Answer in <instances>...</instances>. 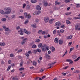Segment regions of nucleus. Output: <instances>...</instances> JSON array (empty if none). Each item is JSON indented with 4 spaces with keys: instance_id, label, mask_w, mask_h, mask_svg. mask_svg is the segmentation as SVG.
Returning a JSON list of instances; mask_svg holds the SVG:
<instances>
[{
    "instance_id": "nucleus-1",
    "label": "nucleus",
    "mask_w": 80,
    "mask_h": 80,
    "mask_svg": "<svg viewBox=\"0 0 80 80\" xmlns=\"http://www.w3.org/2000/svg\"><path fill=\"white\" fill-rule=\"evenodd\" d=\"M4 10L5 11H6L5 12V14L8 15L11 13L12 8L10 7L5 8H4Z\"/></svg>"
},
{
    "instance_id": "nucleus-2",
    "label": "nucleus",
    "mask_w": 80,
    "mask_h": 80,
    "mask_svg": "<svg viewBox=\"0 0 80 80\" xmlns=\"http://www.w3.org/2000/svg\"><path fill=\"white\" fill-rule=\"evenodd\" d=\"M42 49L43 52H45L47 50H49V47L46 45H43L42 47Z\"/></svg>"
},
{
    "instance_id": "nucleus-3",
    "label": "nucleus",
    "mask_w": 80,
    "mask_h": 80,
    "mask_svg": "<svg viewBox=\"0 0 80 80\" xmlns=\"http://www.w3.org/2000/svg\"><path fill=\"white\" fill-rule=\"evenodd\" d=\"M75 29L76 30H80V25L76 24L75 26Z\"/></svg>"
},
{
    "instance_id": "nucleus-4",
    "label": "nucleus",
    "mask_w": 80,
    "mask_h": 80,
    "mask_svg": "<svg viewBox=\"0 0 80 80\" xmlns=\"http://www.w3.org/2000/svg\"><path fill=\"white\" fill-rule=\"evenodd\" d=\"M24 16L26 18H28V19H30L31 18V16L30 14H27V12L24 13Z\"/></svg>"
},
{
    "instance_id": "nucleus-5",
    "label": "nucleus",
    "mask_w": 80,
    "mask_h": 80,
    "mask_svg": "<svg viewBox=\"0 0 80 80\" xmlns=\"http://www.w3.org/2000/svg\"><path fill=\"white\" fill-rule=\"evenodd\" d=\"M49 20V18L48 17H45L44 18V21L45 23H47L48 22V21Z\"/></svg>"
},
{
    "instance_id": "nucleus-6",
    "label": "nucleus",
    "mask_w": 80,
    "mask_h": 80,
    "mask_svg": "<svg viewBox=\"0 0 80 80\" xmlns=\"http://www.w3.org/2000/svg\"><path fill=\"white\" fill-rule=\"evenodd\" d=\"M26 40H27V38L23 39V41L21 42L22 44L24 45V43H25V42H26Z\"/></svg>"
},
{
    "instance_id": "nucleus-7",
    "label": "nucleus",
    "mask_w": 80,
    "mask_h": 80,
    "mask_svg": "<svg viewBox=\"0 0 80 80\" xmlns=\"http://www.w3.org/2000/svg\"><path fill=\"white\" fill-rule=\"evenodd\" d=\"M55 63H56V62H54L52 64L49 63L48 64V67H50L48 68H50L52 67V65H54V64H55Z\"/></svg>"
},
{
    "instance_id": "nucleus-8",
    "label": "nucleus",
    "mask_w": 80,
    "mask_h": 80,
    "mask_svg": "<svg viewBox=\"0 0 80 80\" xmlns=\"http://www.w3.org/2000/svg\"><path fill=\"white\" fill-rule=\"evenodd\" d=\"M61 25V23L60 22H58L55 23V25L56 27H58V26H60Z\"/></svg>"
},
{
    "instance_id": "nucleus-9",
    "label": "nucleus",
    "mask_w": 80,
    "mask_h": 80,
    "mask_svg": "<svg viewBox=\"0 0 80 80\" xmlns=\"http://www.w3.org/2000/svg\"><path fill=\"white\" fill-rule=\"evenodd\" d=\"M18 33L21 35H23V31L22 30V29H20V31L19 30L18 31Z\"/></svg>"
},
{
    "instance_id": "nucleus-10",
    "label": "nucleus",
    "mask_w": 80,
    "mask_h": 80,
    "mask_svg": "<svg viewBox=\"0 0 80 80\" xmlns=\"http://www.w3.org/2000/svg\"><path fill=\"white\" fill-rule=\"evenodd\" d=\"M24 31L25 32V33H27V34H30V33H31V32H30L29 31L28 32L27 31V29H24Z\"/></svg>"
},
{
    "instance_id": "nucleus-11",
    "label": "nucleus",
    "mask_w": 80,
    "mask_h": 80,
    "mask_svg": "<svg viewBox=\"0 0 80 80\" xmlns=\"http://www.w3.org/2000/svg\"><path fill=\"white\" fill-rule=\"evenodd\" d=\"M36 8L38 10H40V6L39 5L36 6Z\"/></svg>"
},
{
    "instance_id": "nucleus-12",
    "label": "nucleus",
    "mask_w": 80,
    "mask_h": 80,
    "mask_svg": "<svg viewBox=\"0 0 80 80\" xmlns=\"http://www.w3.org/2000/svg\"><path fill=\"white\" fill-rule=\"evenodd\" d=\"M63 42V41L62 39H60L59 41V43L60 45H62Z\"/></svg>"
},
{
    "instance_id": "nucleus-13",
    "label": "nucleus",
    "mask_w": 80,
    "mask_h": 80,
    "mask_svg": "<svg viewBox=\"0 0 80 80\" xmlns=\"http://www.w3.org/2000/svg\"><path fill=\"white\" fill-rule=\"evenodd\" d=\"M19 79L18 77L17 76L13 77L12 78L13 80H18Z\"/></svg>"
},
{
    "instance_id": "nucleus-14",
    "label": "nucleus",
    "mask_w": 80,
    "mask_h": 80,
    "mask_svg": "<svg viewBox=\"0 0 80 80\" xmlns=\"http://www.w3.org/2000/svg\"><path fill=\"white\" fill-rule=\"evenodd\" d=\"M54 20V19H51L49 21V23H51V24L53 22Z\"/></svg>"
},
{
    "instance_id": "nucleus-15",
    "label": "nucleus",
    "mask_w": 80,
    "mask_h": 80,
    "mask_svg": "<svg viewBox=\"0 0 80 80\" xmlns=\"http://www.w3.org/2000/svg\"><path fill=\"white\" fill-rule=\"evenodd\" d=\"M0 13L2 15H4L5 13V12H4V11L2 10H0Z\"/></svg>"
},
{
    "instance_id": "nucleus-16",
    "label": "nucleus",
    "mask_w": 80,
    "mask_h": 80,
    "mask_svg": "<svg viewBox=\"0 0 80 80\" xmlns=\"http://www.w3.org/2000/svg\"><path fill=\"white\" fill-rule=\"evenodd\" d=\"M54 42H55V43H58V38H55L54 40Z\"/></svg>"
},
{
    "instance_id": "nucleus-17",
    "label": "nucleus",
    "mask_w": 80,
    "mask_h": 80,
    "mask_svg": "<svg viewBox=\"0 0 80 80\" xmlns=\"http://www.w3.org/2000/svg\"><path fill=\"white\" fill-rule=\"evenodd\" d=\"M72 37H73V36L72 35L68 36L67 37V39H71V38H72Z\"/></svg>"
},
{
    "instance_id": "nucleus-18",
    "label": "nucleus",
    "mask_w": 80,
    "mask_h": 80,
    "mask_svg": "<svg viewBox=\"0 0 80 80\" xmlns=\"http://www.w3.org/2000/svg\"><path fill=\"white\" fill-rule=\"evenodd\" d=\"M46 57L48 58V59H50V56H49V55L47 54L46 55Z\"/></svg>"
},
{
    "instance_id": "nucleus-19",
    "label": "nucleus",
    "mask_w": 80,
    "mask_h": 80,
    "mask_svg": "<svg viewBox=\"0 0 80 80\" xmlns=\"http://www.w3.org/2000/svg\"><path fill=\"white\" fill-rule=\"evenodd\" d=\"M37 2V0H31V2L32 3H36Z\"/></svg>"
},
{
    "instance_id": "nucleus-20",
    "label": "nucleus",
    "mask_w": 80,
    "mask_h": 80,
    "mask_svg": "<svg viewBox=\"0 0 80 80\" xmlns=\"http://www.w3.org/2000/svg\"><path fill=\"white\" fill-rule=\"evenodd\" d=\"M5 43L4 42L1 43L0 42V46H5Z\"/></svg>"
},
{
    "instance_id": "nucleus-21",
    "label": "nucleus",
    "mask_w": 80,
    "mask_h": 80,
    "mask_svg": "<svg viewBox=\"0 0 80 80\" xmlns=\"http://www.w3.org/2000/svg\"><path fill=\"white\" fill-rule=\"evenodd\" d=\"M40 13V11H36L35 12V14L36 15H39V13Z\"/></svg>"
},
{
    "instance_id": "nucleus-22",
    "label": "nucleus",
    "mask_w": 80,
    "mask_h": 80,
    "mask_svg": "<svg viewBox=\"0 0 80 80\" xmlns=\"http://www.w3.org/2000/svg\"><path fill=\"white\" fill-rule=\"evenodd\" d=\"M74 50V48L72 47V48H70V50L69 51V53H71V52H72V50Z\"/></svg>"
},
{
    "instance_id": "nucleus-23",
    "label": "nucleus",
    "mask_w": 80,
    "mask_h": 80,
    "mask_svg": "<svg viewBox=\"0 0 80 80\" xmlns=\"http://www.w3.org/2000/svg\"><path fill=\"white\" fill-rule=\"evenodd\" d=\"M52 52H54L55 50V48H54V47H52Z\"/></svg>"
},
{
    "instance_id": "nucleus-24",
    "label": "nucleus",
    "mask_w": 80,
    "mask_h": 80,
    "mask_svg": "<svg viewBox=\"0 0 80 80\" xmlns=\"http://www.w3.org/2000/svg\"><path fill=\"white\" fill-rule=\"evenodd\" d=\"M70 0H64V2L65 3H68L70 2Z\"/></svg>"
},
{
    "instance_id": "nucleus-25",
    "label": "nucleus",
    "mask_w": 80,
    "mask_h": 80,
    "mask_svg": "<svg viewBox=\"0 0 80 80\" xmlns=\"http://www.w3.org/2000/svg\"><path fill=\"white\" fill-rule=\"evenodd\" d=\"M77 57L75 55H73L72 56V58L73 59H75V58H76Z\"/></svg>"
},
{
    "instance_id": "nucleus-26",
    "label": "nucleus",
    "mask_w": 80,
    "mask_h": 80,
    "mask_svg": "<svg viewBox=\"0 0 80 80\" xmlns=\"http://www.w3.org/2000/svg\"><path fill=\"white\" fill-rule=\"evenodd\" d=\"M44 5L45 6V7H47V6L48 5V3H47V2H44Z\"/></svg>"
},
{
    "instance_id": "nucleus-27",
    "label": "nucleus",
    "mask_w": 80,
    "mask_h": 80,
    "mask_svg": "<svg viewBox=\"0 0 80 80\" xmlns=\"http://www.w3.org/2000/svg\"><path fill=\"white\" fill-rule=\"evenodd\" d=\"M37 62L35 61H34L33 62V65H35V66H36V65H37Z\"/></svg>"
},
{
    "instance_id": "nucleus-28",
    "label": "nucleus",
    "mask_w": 80,
    "mask_h": 80,
    "mask_svg": "<svg viewBox=\"0 0 80 80\" xmlns=\"http://www.w3.org/2000/svg\"><path fill=\"white\" fill-rule=\"evenodd\" d=\"M80 57H78L76 59L74 60V61H75V62H77V61L79 60V59H80Z\"/></svg>"
},
{
    "instance_id": "nucleus-29",
    "label": "nucleus",
    "mask_w": 80,
    "mask_h": 80,
    "mask_svg": "<svg viewBox=\"0 0 80 80\" xmlns=\"http://www.w3.org/2000/svg\"><path fill=\"white\" fill-rule=\"evenodd\" d=\"M79 72H80V71L78 70H76L74 72V73H79Z\"/></svg>"
},
{
    "instance_id": "nucleus-30",
    "label": "nucleus",
    "mask_w": 80,
    "mask_h": 80,
    "mask_svg": "<svg viewBox=\"0 0 80 80\" xmlns=\"http://www.w3.org/2000/svg\"><path fill=\"white\" fill-rule=\"evenodd\" d=\"M28 23V20H26L24 22V24L27 25Z\"/></svg>"
},
{
    "instance_id": "nucleus-31",
    "label": "nucleus",
    "mask_w": 80,
    "mask_h": 80,
    "mask_svg": "<svg viewBox=\"0 0 80 80\" xmlns=\"http://www.w3.org/2000/svg\"><path fill=\"white\" fill-rule=\"evenodd\" d=\"M40 32L42 33V35H44L45 33V31H42V30H40Z\"/></svg>"
},
{
    "instance_id": "nucleus-32",
    "label": "nucleus",
    "mask_w": 80,
    "mask_h": 80,
    "mask_svg": "<svg viewBox=\"0 0 80 80\" xmlns=\"http://www.w3.org/2000/svg\"><path fill=\"white\" fill-rule=\"evenodd\" d=\"M71 61H72V60L70 59H68L66 60V61L68 62H71Z\"/></svg>"
},
{
    "instance_id": "nucleus-33",
    "label": "nucleus",
    "mask_w": 80,
    "mask_h": 80,
    "mask_svg": "<svg viewBox=\"0 0 80 80\" xmlns=\"http://www.w3.org/2000/svg\"><path fill=\"white\" fill-rule=\"evenodd\" d=\"M76 7L77 8L80 7V4H76Z\"/></svg>"
},
{
    "instance_id": "nucleus-34",
    "label": "nucleus",
    "mask_w": 80,
    "mask_h": 80,
    "mask_svg": "<svg viewBox=\"0 0 80 80\" xmlns=\"http://www.w3.org/2000/svg\"><path fill=\"white\" fill-rule=\"evenodd\" d=\"M32 27H33L34 28H36V27H37L36 24H34L32 25Z\"/></svg>"
},
{
    "instance_id": "nucleus-35",
    "label": "nucleus",
    "mask_w": 80,
    "mask_h": 80,
    "mask_svg": "<svg viewBox=\"0 0 80 80\" xmlns=\"http://www.w3.org/2000/svg\"><path fill=\"white\" fill-rule=\"evenodd\" d=\"M32 48H36V45L35 44L33 45L32 46Z\"/></svg>"
},
{
    "instance_id": "nucleus-36",
    "label": "nucleus",
    "mask_w": 80,
    "mask_h": 80,
    "mask_svg": "<svg viewBox=\"0 0 80 80\" xmlns=\"http://www.w3.org/2000/svg\"><path fill=\"white\" fill-rule=\"evenodd\" d=\"M45 70V69L43 68H42L40 70V72H43Z\"/></svg>"
},
{
    "instance_id": "nucleus-37",
    "label": "nucleus",
    "mask_w": 80,
    "mask_h": 80,
    "mask_svg": "<svg viewBox=\"0 0 80 80\" xmlns=\"http://www.w3.org/2000/svg\"><path fill=\"white\" fill-rule=\"evenodd\" d=\"M25 68H20L19 69V70H20V71H22V70H24Z\"/></svg>"
},
{
    "instance_id": "nucleus-38",
    "label": "nucleus",
    "mask_w": 80,
    "mask_h": 80,
    "mask_svg": "<svg viewBox=\"0 0 80 80\" xmlns=\"http://www.w3.org/2000/svg\"><path fill=\"white\" fill-rule=\"evenodd\" d=\"M66 23L68 24H68H70V22H69V21L68 20L66 21Z\"/></svg>"
},
{
    "instance_id": "nucleus-39",
    "label": "nucleus",
    "mask_w": 80,
    "mask_h": 80,
    "mask_svg": "<svg viewBox=\"0 0 80 80\" xmlns=\"http://www.w3.org/2000/svg\"><path fill=\"white\" fill-rule=\"evenodd\" d=\"M64 32V30L63 29L61 30H60V33H63Z\"/></svg>"
},
{
    "instance_id": "nucleus-40",
    "label": "nucleus",
    "mask_w": 80,
    "mask_h": 80,
    "mask_svg": "<svg viewBox=\"0 0 80 80\" xmlns=\"http://www.w3.org/2000/svg\"><path fill=\"white\" fill-rule=\"evenodd\" d=\"M22 51H23V50H22L21 49H20V50H18V51L17 52V53H20V52H22Z\"/></svg>"
},
{
    "instance_id": "nucleus-41",
    "label": "nucleus",
    "mask_w": 80,
    "mask_h": 80,
    "mask_svg": "<svg viewBox=\"0 0 80 80\" xmlns=\"http://www.w3.org/2000/svg\"><path fill=\"white\" fill-rule=\"evenodd\" d=\"M40 39H36V40L35 41V42H40Z\"/></svg>"
},
{
    "instance_id": "nucleus-42",
    "label": "nucleus",
    "mask_w": 80,
    "mask_h": 80,
    "mask_svg": "<svg viewBox=\"0 0 80 80\" xmlns=\"http://www.w3.org/2000/svg\"><path fill=\"white\" fill-rule=\"evenodd\" d=\"M7 19L6 18H2V22H5V21H6Z\"/></svg>"
},
{
    "instance_id": "nucleus-43",
    "label": "nucleus",
    "mask_w": 80,
    "mask_h": 80,
    "mask_svg": "<svg viewBox=\"0 0 80 80\" xmlns=\"http://www.w3.org/2000/svg\"><path fill=\"white\" fill-rule=\"evenodd\" d=\"M40 80V78H38V77H37L36 78H34L35 80Z\"/></svg>"
},
{
    "instance_id": "nucleus-44",
    "label": "nucleus",
    "mask_w": 80,
    "mask_h": 80,
    "mask_svg": "<svg viewBox=\"0 0 80 80\" xmlns=\"http://www.w3.org/2000/svg\"><path fill=\"white\" fill-rule=\"evenodd\" d=\"M27 8L28 10H30V6L29 5H28L27 6Z\"/></svg>"
},
{
    "instance_id": "nucleus-45",
    "label": "nucleus",
    "mask_w": 80,
    "mask_h": 80,
    "mask_svg": "<svg viewBox=\"0 0 80 80\" xmlns=\"http://www.w3.org/2000/svg\"><path fill=\"white\" fill-rule=\"evenodd\" d=\"M11 68V66H8V68L7 69V71H9L10 70V68Z\"/></svg>"
},
{
    "instance_id": "nucleus-46",
    "label": "nucleus",
    "mask_w": 80,
    "mask_h": 80,
    "mask_svg": "<svg viewBox=\"0 0 80 80\" xmlns=\"http://www.w3.org/2000/svg\"><path fill=\"white\" fill-rule=\"evenodd\" d=\"M25 55L26 56H27V57H28L29 56V54L28 52H26Z\"/></svg>"
},
{
    "instance_id": "nucleus-47",
    "label": "nucleus",
    "mask_w": 80,
    "mask_h": 80,
    "mask_svg": "<svg viewBox=\"0 0 80 80\" xmlns=\"http://www.w3.org/2000/svg\"><path fill=\"white\" fill-rule=\"evenodd\" d=\"M20 67H22L23 66V62H21L20 64Z\"/></svg>"
},
{
    "instance_id": "nucleus-48",
    "label": "nucleus",
    "mask_w": 80,
    "mask_h": 80,
    "mask_svg": "<svg viewBox=\"0 0 80 80\" xmlns=\"http://www.w3.org/2000/svg\"><path fill=\"white\" fill-rule=\"evenodd\" d=\"M67 52H67V51L66 50V52H65L64 54L62 56V57H64V56H65V55L67 54Z\"/></svg>"
},
{
    "instance_id": "nucleus-49",
    "label": "nucleus",
    "mask_w": 80,
    "mask_h": 80,
    "mask_svg": "<svg viewBox=\"0 0 80 80\" xmlns=\"http://www.w3.org/2000/svg\"><path fill=\"white\" fill-rule=\"evenodd\" d=\"M65 27V25H62L61 26V28H63Z\"/></svg>"
},
{
    "instance_id": "nucleus-50",
    "label": "nucleus",
    "mask_w": 80,
    "mask_h": 80,
    "mask_svg": "<svg viewBox=\"0 0 80 80\" xmlns=\"http://www.w3.org/2000/svg\"><path fill=\"white\" fill-rule=\"evenodd\" d=\"M10 57H13V54H10Z\"/></svg>"
},
{
    "instance_id": "nucleus-51",
    "label": "nucleus",
    "mask_w": 80,
    "mask_h": 80,
    "mask_svg": "<svg viewBox=\"0 0 80 80\" xmlns=\"http://www.w3.org/2000/svg\"><path fill=\"white\" fill-rule=\"evenodd\" d=\"M11 17H12V18H15V15H13L11 16Z\"/></svg>"
},
{
    "instance_id": "nucleus-52",
    "label": "nucleus",
    "mask_w": 80,
    "mask_h": 80,
    "mask_svg": "<svg viewBox=\"0 0 80 80\" xmlns=\"http://www.w3.org/2000/svg\"><path fill=\"white\" fill-rule=\"evenodd\" d=\"M16 28L17 30H19L20 28V26L17 27H16Z\"/></svg>"
},
{
    "instance_id": "nucleus-53",
    "label": "nucleus",
    "mask_w": 80,
    "mask_h": 80,
    "mask_svg": "<svg viewBox=\"0 0 80 80\" xmlns=\"http://www.w3.org/2000/svg\"><path fill=\"white\" fill-rule=\"evenodd\" d=\"M36 51L37 52H40V50L38 48L37 49Z\"/></svg>"
},
{
    "instance_id": "nucleus-54",
    "label": "nucleus",
    "mask_w": 80,
    "mask_h": 80,
    "mask_svg": "<svg viewBox=\"0 0 80 80\" xmlns=\"http://www.w3.org/2000/svg\"><path fill=\"white\" fill-rule=\"evenodd\" d=\"M53 33L54 35L56 34V30H54L53 32Z\"/></svg>"
},
{
    "instance_id": "nucleus-55",
    "label": "nucleus",
    "mask_w": 80,
    "mask_h": 80,
    "mask_svg": "<svg viewBox=\"0 0 80 80\" xmlns=\"http://www.w3.org/2000/svg\"><path fill=\"white\" fill-rule=\"evenodd\" d=\"M70 14H71V12H67L66 13V15H70Z\"/></svg>"
},
{
    "instance_id": "nucleus-56",
    "label": "nucleus",
    "mask_w": 80,
    "mask_h": 80,
    "mask_svg": "<svg viewBox=\"0 0 80 80\" xmlns=\"http://www.w3.org/2000/svg\"><path fill=\"white\" fill-rule=\"evenodd\" d=\"M8 63L9 64H11V63H12V61H11V60H9L8 61Z\"/></svg>"
},
{
    "instance_id": "nucleus-57",
    "label": "nucleus",
    "mask_w": 80,
    "mask_h": 80,
    "mask_svg": "<svg viewBox=\"0 0 80 80\" xmlns=\"http://www.w3.org/2000/svg\"><path fill=\"white\" fill-rule=\"evenodd\" d=\"M26 6V4L25 3H24L23 5V8H24L25 7V6Z\"/></svg>"
},
{
    "instance_id": "nucleus-58",
    "label": "nucleus",
    "mask_w": 80,
    "mask_h": 80,
    "mask_svg": "<svg viewBox=\"0 0 80 80\" xmlns=\"http://www.w3.org/2000/svg\"><path fill=\"white\" fill-rule=\"evenodd\" d=\"M69 67V66H66L63 69H67V68H68Z\"/></svg>"
},
{
    "instance_id": "nucleus-59",
    "label": "nucleus",
    "mask_w": 80,
    "mask_h": 80,
    "mask_svg": "<svg viewBox=\"0 0 80 80\" xmlns=\"http://www.w3.org/2000/svg\"><path fill=\"white\" fill-rule=\"evenodd\" d=\"M29 54H31L32 53V51H28V52Z\"/></svg>"
},
{
    "instance_id": "nucleus-60",
    "label": "nucleus",
    "mask_w": 80,
    "mask_h": 80,
    "mask_svg": "<svg viewBox=\"0 0 80 80\" xmlns=\"http://www.w3.org/2000/svg\"><path fill=\"white\" fill-rule=\"evenodd\" d=\"M45 78V76H43L42 78H40V80H42L43 79H44V78Z\"/></svg>"
},
{
    "instance_id": "nucleus-61",
    "label": "nucleus",
    "mask_w": 80,
    "mask_h": 80,
    "mask_svg": "<svg viewBox=\"0 0 80 80\" xmlns=\"http://www.w3.org/2000/svg\"><path fill=\"white\" fill-rule=\"evenodd\" d=\"M72 42H69L68 43L69 46H70V45H72Z\"/></svg>"
},
{
    "instance_id": "nucleus-62",
    "label": "nucleus",
    "mask_w": 80,
    "mask_h": 80,
    "mask_svg": "<svg viewBox=\"0 0 80 80\" xmlns=\"http://www.w3.org/2000/svg\"><path fill=\"white\" fill-rule=\"evenodd\" d=\"M18 18H22V19H23V18H24V17H23V16H19L18 17Z\"/></svg>"
},
{
    "instance_id": "nucleus-63",
    "label": "nucleus",
    "mask_w": 80,
    "mask_h": 80,
    "mask_svg": "<svg viewBox=\"0 0 80 80\" xmlns=\"http://www.w3.org/2000/svg\"><path fill=\"white\" fill-rule=\"evenodd\" d=\"M9 30V28H7L5 29V31H8Z\"/></svg>"
},
{
    "instance_id": "nucleus-64",
    "label": "nucleus",
    "mask_w": 80,
    "mask_h": 80,
    "mask_svg": "<svg viewBox=\"0 0 80 80\" xmlns=\"http://www.w3.org/2000/svg\"><path fill=\"white\" fill-rule=\"evenodd\" d=\"M37 51V50H33V52L34 53H36Z\"/></svg>"
}]
</instances>
